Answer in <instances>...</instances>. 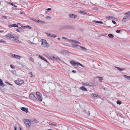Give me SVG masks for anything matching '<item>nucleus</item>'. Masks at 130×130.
<instances>
[{
    "label": "nucleus",
    "mask_w": 130,
    "mask_h": 130,
    "mask_svg": "<svg viewBox=\"0 0 130 130\" xmlns=\"http://www.w3.org/2000/svg\"><path fill=\"white\" fill-rule=\"evenodd\" d=\"M71 64L73 66H75V68H77L78 67V66L80 65L82 67H84V66L82 64L80 63H79L76 61H75L74 60H72L70 62Z\"/></svg>",
    "instance_id": "nucleus-1"
},
{
    "label": "nucleus",
    "mask_w": 130,
    "mask_h": 130,
    "mask_svg": "<svg viewBox=\"0 0 130 130\" xmlns=\"http://www.w3.org/2000/svg\"><path fill=\"white\" fill-rule=\"evenodd\" d=\"M24 121L27 127L29 129L30 128L31 125V121L28 119H25L24 120Z\"/></svg>",
    "instance_id": "nucleus-2"
},
{
    "label": "nucleus",
    "mask_w": 130,
    "mask_h": 130,
    "mask_svg": "<svg viewBox=\"0 0 130 130\" xmlns=\"http://www.w3.org/2000/svg\"><path fill=\"white\" fill-rule=\"evenodd\" d=\"M41 45L44 47H47L49 46L48 43L46 42V41L43 39L42 40Z\"/></svg>",
    "instance_id": "nucleus-3"
},
{
    "label": "nucleus",
    "mask_w": 130,
    "mask_h": 130,
    "mask_svg": "<svg viewBox=\"0 0 130 130\" xmlns=\"http://www.w3.org/2000/svg\"><path fill=\"white\" fill-rule=\"evenodd\" d=\"M29 97L31 99L34 101H38V99L33 94L31 93L29 95Z\"/></svg>",
    "instance_id": "nucleus-4"
},
{
    "label": "nucleus",
    "mask_w": 130,
    "mask_h": 130,
    "mask_svg": "<svg viewBox=\"0 0 130 130\" xmlns=\"http://www.w3.org/2000/svg\"><path fill=\"white\" fill-rule=\"evenodd\" d=\"M6 37L8 39H9L11 40H13V38H14V37L12 35L10 34H7L6 35Z\"/></svg>",
    "instance_id": "nucleus-5"
},
{
    "label": "nucleus",
    "mask_w": 130,
    "mask_h": 130,
    "mask_svg": "<svg viewBox=\"0 0 130 130\" xmlns=\"http://www.w3.org/2000/svg\"><path fill=\"white\" fill-rule=\"evenodd\" d=\"M10 56L11 57H13L15 58L18 59L19 60L20 59V58L21 57L20 56L12 53L10 54Z\"/></svg>",
    "instance_id": "nucleus-6"
},
{
    "label": "nucleus",
    "mask_w": 130,
    "mask_h": 130,
    "mask_svg": "<svg viewBox=\"0 0 130 130\" xmlns=\"http://www.w3.org/2000/svg\"><path fill=\"white\" fill-rule=\"evenodd\" d=\"M15 83L17 85H21L24 83V81L23 80H17L14 81Z\"/></svg>",
    "instance_id": "nucleus-7"
},
{
    "label": "nucleus",
    "mask_w": 130,
    "mask_h": 130,
    "mask_svg": "<svg viewBox=\"0 0 130 130\" xmlns=\"http://www.w3.org/2000/svg\"><path fill=\"white\" fill-rule=\"evenodd\" d=\"M88 86H96L98 84V83L97 81H96L94 82V83H92L90 82H88Z\"/></svg>",
    "instance_id": "nucleus-8"
},
{
    "label": "nucleus",
    "mask_w": 130,
    "mask_h": 130,
    "mask_svg": "<svg viewBox=\"0 0 130 130\" xmlns=\"http://www.w3.org/2000/svg\"><path fill=\"white\" fill-rule=\"evenodd\" d=\"M130 18V15H126L122 19L123 22H125L126 21L128 20Z\"/></svg>",
    "instance_id": "nucleus-9"
},
{
    "label": "nucleus",
    "mask_w": 130,
    "mask_h": 130,
    "mask_svg": "<svg viewBox=\"0 0 130 130\" xmlns=\"http://www.w3.org/2000/svg\"><path fill=\"white\" fill-rule=\"evenodd\" d=\"M91 95L94 98L96 99L100 98V95L98 94H96L94 93H92L91 94Z\"/></svg>",
    "instance_id": "nucleus-10"
},
{
    "label": "nucleus",
    "mask_w": 130,
    "mask_h": 130,
    "mask_svg": "<svg viewBox=\"0 0 130 130\" xmlns=\"http://www.w3.org/2000/svg\"><path fill=\"white\" fill-rule=\"evenodd\" d=\"M45 33L46 34V35H47V36L50 38H52L53 37L54 38H55L57 36V35H52L50 34H48L46 32Z\"/></svg>",
    "instance_id": "nucleus-11"
},
{
    "label": "nucleus",
    "mask_w": 130,
    "mask_h": 130,
    "mask_svg": "<svg viewBox=\"0 0 130 130\" xmlns=\"http://www.w3.org/2000/svg\"><path fill=\"white\" fill-rule=\"evenodd\" d=\"M69 17L71 18L74 19L75 18H76L77 17V16L74 14H70L69 15Z\"/></svg>",
    "instance_id": "nucleus-12"
},
{
    "label": "nucleus",
    "mask_w": 130,
    "mask_h": 130,
    "mask_svg": "<svg viewBox=\"0 0 130 130\" xmlns=\"http://www.w3.org/2000/svg\"><path fill=\"white\" fill-rule=\"evenodd\" d=\"M21 109L26 113L28 112V109L24 107H22L21 108Z\"/></svg>",
    "instance_id": "nucleus-13"
},
{
    "label": "nucleus",
    "mask_w": 130,
    "mask_h": 130,
    "mask_svg": "<svg viewBox=\"0 0 130 130\" xmlns=\"http://www.w3.org/2000/svg\"><path fill=\"white\" fill-rule=\"evenodd\" d=\"M69 41L70 42H74L75 43L80 44V43L79 41L75 40L69 39Z\"/></svg>",
    "instance_id": "nucleus-14"
},
{
    "label": "nucleus",
    "mask_w": 130,
    "mask_h": 130,
    "mask_svg": "<svg viewBox=\"0 0 130 130\" xmlns=\"http://www.w3.org/2000/svg\"><path fill=\"white\" fill-rule=\"evenodd\" d=\"M37 23L40 24H45V21L41 20H38Z\"/></svg>",
    "instance_id": "nucleus-15"
},
{
    "label": "nucleus",
    "mask_w": 130,
    "mask_h": 130,
    "mask_svg": "<svg viewBox=\"0 0 130 130\" xmlns=\"http://www.w3.org/2000/svg\"><path fill=\"white\" fill-rule=\"evenodd\" d=\"M80 89L82 90H84L85 91H87V89L84 86L80 87Z\"/></svg>",
    "instance_id": "nucleus-16"
},
{
    "label": "nucleus",
    "mask_w": 130,
    "mask_h": 130,
    "mask_svg": "<svg viewBox=\"0 0 130 130\" xmlns=\"http://www.w3.org/2000/svg\"><path fill=\"white\" fill-rule=\"evenodd\" d=\"M9 27H18V26L17 25V24H11L10 25H9Z\"/></svg>",
    "instance_id": "nucleus-17"
},
{
    "label": "nucleus",
    "mask_w": 130,
    "mask_h": 130,
    "mask_svg": "<svg viewBox=\"0 0 130 130\" xmlns=\"http://www.w3.org/2000/svg\"><path fill=\"white\" fill-rule=\"evenodd\" d=\"M96 77L98 78L99 79V81L101 82H102V80L103 79V77L97 76H96Z\"/></svg>",
    "instance_id": "nucleus-18"
},
{
    "label": "nucleus",
    "mask_w": 130,
    "mask_h": 130,
    "mask_svg": "<svg viewBox=\"0 0 130 130\" xmlns=\"http://www.w3.org/2000/svg\"><path fill=\"white\" fill-rule=\"evenodd\" d=\"M92 22L93 23H99L100 24H103V22L102 21H99L96 20H93L92 21Z\"/></svg>",
    "instance_id": "nucleus-19"
},
{
    "label": "nucleus",
    "mask_w": 130,
    "mask_h": 130,
    "mask_svg": "<svg viewBox=\"0 0 130 130\" xmlns=\"http://www.w3.org/2000/svg\"><path fill=\"white\" fill-rule=\"evenodd\" d=\"M37 98H38V100L40 101H42V95H40L39 96H37Z\"/></svg>",
    "instance_id": "nucleus-20"
},
{
    "label": "nucleus",
    "mask_w": 130,
    "mask_h": 130,
    "mask_svg": "<svg viewBox=\"0 0 130 130\" xmlns=\"http://www.w3.org/2000/svg\"><path fill=\"white\" fill-rule=\"evenodd\" d=\"M0 85L2 87H4L5 86V84L3 83L2 80L0 78Z\"/></svg>",
    "instance_id": "nucleus-21"
},
{
    "label": "nucleus",
    "mask_w": 130,
    "mask_h": 130,
    "mask_svg": "<svg viewBox=\"0 0 130 130\" xmlns=\"http://www.w3.org/2000/svg\"><path fill=\"white\" fill-rule=\"evenodd\" d=\"M71 28V27L69 25H66L63 27V28L64 29H70Z\"/></svg>",
    "instance_id": "nucleus-22"
},
{
    "label": "nucleus",
    "mask_w": 130,
    "mask_h": 130,
    "mask_svg": "<svg viewBox=\"0 0 130 130\" xmlns=\"http://www.w3.org/2000/svg\"><path fill=\"white\" fill-rule=\"evenodd\" d=\"M106 17L108 20H110L111 19H113L114 18L112 16H107Z\"/></svg>",
    "instance_id": "nucleus-23"
},
{
    "label": "nucleus",
    "mask_w": 130,
    "mask_h": 130,
    "mask_svg": "<svg viewBox=\"0 0 130 130\" xmlns=\"http://www.w3.org/2000/svg\"><path fill=\"white\" fill-rule=\"evenodd\" d=\"M79 47L80 48H82V50H83V51H85L87 50V49L85 47L82 46H81L79 45Z\"/></svg>",
    "instance_id": "nucleus-24"
},
{
    "label": "nucleus",
    "mask_w": 130,
    "mask_h": 130,
    "mask_svg": "<svg viewBox=\"0 0 130 130\" xmlns=\"http://www.w3.org/2000/svg\"><path fill=\"white\" fill-rule=\"evenodd\" d=\"M123 76L125 78L128 79H130V76H127L125 75H123Z\"/></svg>",
    "instance_id": "nucleus-25"
},
{
    "label": "nucleus",
    "mask_w": 130,
    "mask_h": 130,
    "mask_svg": "<svg viewBox=\"0 0 130 130\" xmlns=\"http://www.w3.org/2000/svg\"><path fill=\"white\" fill-rule=\"evenodd\" d=\"M55 60L57 61H58V60L60 61L61 60V59L60 58L58 57V56H56V57H55V58H54Z\"/></svg>",
    "instance_id": "nucleus-26"
},
{
    "label": "nucleus",
    "mask_w": 130,
    "mask_h": 130,
    "mask_svg": "<svg viewBox=\"0 0 130 130\" xmlns=\"http://www.w3.org/2000/svg\"><path fill=\"white\" fill-rule=\"evenodd\" d=\"M48 124L50 125H52V126H54L55 127H56V126H58V125H56V124H53L52 123H51V122H49L48 123Z\"/></svg>",
    "instance_id": "nucleus-27"
},
{
    "label": "nucleus",
    "mask_w": 130,
    "mask_h": 130,
    "mask_svg": "<svg viewBox=\"0 0 130 130\" xmlns=\"http://www.w3.org/2000/svg\"><path fill=\"white\" fill-rule=\"evenodd\" d=\"M108 36L109 38H113L114 37L113 35L111 34H108Z\"/></svg>",
    "instance_id": "nucleus-28"
},
{
    "label": "nucleus",
    "mask_w": 130,
    "mask_h": 130,
    "mask_svg": "<svg viewBox=\"0 0 130 130\" xmlns=\"http://www.w3.org/2000/svg\"><path fill=\"white\" fill-rule=\"evenodd\" d=\"M21 27H26L30 29H31V26H29V25H26V26H21Z\"/></svg>",
    "instance_id": "nucleus-29"
},
{
    "label": "nucleus",
    "mask_w": 130,
    "mask_h": 130,
    "mask_svg": "<svg viewBox=\"0 0 130 130\" xmlns=\"http://www.w3.org/2000/svg\"><path fill=\"white\" fill-rule=\"evenodd\" d=\"M72 46L74 47H76L77 46L79 47V45H77L75 44H71Z\"/></svg>",
    "instance_id": "nucleus-30"
},
{
    "label": "nucleus",
    "mask_w": 130,
    "mask_h": 130,
    "mask_svg": "<svg viewBox=\"0 0 130 130\" xmlns=\"http://www.w3.org/2000/svg\"><path fill=\"white\" fill-rule=\"evenodd\" d=\"M88 82H86L85 83H82V85L84 86H88Z\"/></svg>",
    "instance_id": "nucleus-31"
},
{
    "label": "nucleus",
    "mask_w": 130,
    "mask_h": 130,
    "mask_svg": "<svg viewBox=\"0 0 130 130\" xmlns=\"http://www.w3.org/2000/svg\"><path fill=\"white\" fill-rule=\"evenodd\" d=\"M39 57L42 60H45V59L44 58L40 55H39Z\"/></svg>",
    "instance_id": "nucleus-32"
},
{
    "label": "nucleus",
    "mask_w": 130,
    "mask_h": 130,
    "mask_svg": "<svg viewBox=\"0 0 130 130\" xmlns=\"http://www.w3.org/2000/svg\"><path fill=\"white\" fill-rule=\"evenodd\" d=\"M117 103L119 105L121 104L122 103V102L118 100L117 102Z\"/></svg>",
    "instance_id": "nucleus-33"
},
{
    "label": "nucleus",
    "mask_w": 130,
    "mask_h": 130,
    "mask_svg": "<svg viewBox=\"0 0 130 130\" xmlns=\"http://www.w3.org/2000/svg\"><path fill=\"white\" fill-rule=\"evenodd\" d=\"M36 95L37 96L42 95L39 92H37L36 93Z\"/></svg>",
    "instance_id": "nucleus-34"
},
{
    "label": "nucleus",
    "mask_w": 130,
    "mask_h": 130,
    "mask_svg": "<svg viewBox=\"0 0 130 130\" xmlns=\"http://www.w3.org/2000/svg\"><path fill=\"white\" fill-rule=\"evenodd\" d=\"M13 40H13L15 42H18L19 41V40H17V39H15V38H13Z\"/></svg>",
    "instance_id": "nucleus-35"
},
{
    "label": "nucleus",
    "mask_w": 130,
    "mask_h": 130,
    "mask_svg": "<svg viewBox=\"0 0 130 130\" xmlns=\"http://www.w3.org/2000/svg\"><path fill=\"white\" fill-rule=\"evenodd\" d=\"M125 14L126 15H130V11L126 12L125 13Z\"/></svg>",
    "instance_id": "nucleus-36"
},
{
    "label": "nucleus",
    "mask_w": 130,
    "mask_h": 130,
    "mask_svg": "<svg viewBox=\"0 0 130 130\" xmlns=\"http://www.w3.org/2000/svg\"><path fill=\"white\" fill-rule=\"evenodd\" d=\"M31 20H32L33 21H34L36 22H37H37L38 21V20H37L36 19H31Z\"/></svg>",
    "instance_id": "nucleus-37"
},
{
    "label": "nucleus",
    "mask_w": 130,
    "mask_h": 130,
    "mask_svg": "<svg viewBox=\"0 0 130 130\" xmlns=\"http://www.w3.org/2000/svg\"><path fill=\"white\" fill-rule=\"evenodd\" d=\"M55 58V57L53 56H50V57H49V58L51 59H54V58Z\"/></svg>",
    "instance_id": "nucleus-38"
},
{
    "label": "nucleus",
    "mask_w": 130,
    "mask_h": 130,
    "mask_svg": "<svg viewBox=\"0 0 130 130\" xmlns=\"http://www.w3.org/2000/svg\"><path fill=\"white\" fill-rule=\"evenodd\" d=\"M29 74L30 75V77L31 78L32 77H33V74H32V73L31 72H29Z\"/></svg>",
    "instance_id": "nucleus-39"
},
{
    "label": "nucleus",
    "mask_w": 130,
    "mask_h": 130,
    "mask_svg": "<svg viewBox=\"0 0 130 130\" xmlns=\"http://www.w3.org/2000/svg\"><path fill=\"white\" fill-rule=\"evenodd\" d=\"M0 41L2 42H6V41H5V40L3 39H1V40H0Z\"/></svg>",
    "instance_id": "nucleus-40"
},
{
    "label": "nucleus",
    "mask_w": 130,
    "mask_h": 130,
    "mask_svg": "<svg viewBox=\"0 0 130 130\" xmlns=\"http://www.w3.org/2000/svg\"><path fill=\"white\" fill-rule=\"evenodd\" d=\"M30 60L32 61H33L34 60V59L32 57H30Z\"/></svg>",
    "instance_id": "nucleus-41"
},
{
    "label": "nucleus",
    "mask_w": 130,
    "mask_h": 130,
    "mask_svg": "<svg viewBox=\"0 0 130 130\" xmlns=\"http://www.w3.org/2000/svg\"><path fill=\"white\" fill-rule=\"evenodd\" d=\"M80 11L81 12H82V13H84V14H87V13L86 12H84V11Z\"/></svg>",
    "instance_id": "nucleus-42"
},
{
    "label": "nucleus",
    "mask_w": 130,
    "mask_h": 130,
    "mask_svg": "<svg viewBox=\"0 0 130 130\" xmlns=\"http://www.w3.org/2000/svg\"><path fill=\"white\" fill-rule=\"evenodd\" d=\"M14 130H17V127L15 126H14ZM19 130H21V128L20 127L19 128Z\"/></svg>",
    "instance_id": "nucleus-43"
},
{
    "label": "nucleus",
    "mask_w": 130,
    "mask_h": 130,
    "mask_svg": "<svg viewBox=\"0 0 130 130\" xmlns=\"http://www.w3.org/2000/svg\"><path fill=\"white\" fill-rule=\"evenodd\" d=\"M121 31L120 30H116V32L117 33H119Z\"/></svg>",
    "instance_id": "nucleus-44"
},
{
    "label": "nucleus",
    "mask_w": 130,
    "mask_h": 130,
    "mask_svg": "<svg viewBox=\"0 0 130 130\" xmlns=\"http://www.w3.org/2000/svg\"><path fill=\"white\" fill-rule=\"evenodd\" d=\"M45 18L46 19H50L51 18V17L50 16H47V17H45Z\"/></svg>",
    "instance_id": "nucleus-45"
},
{
    "label": "nucleus",
    "mask_w": 130,
    "mask_h": 130,
    "mask_svg": "<svg viewBox=\"0 0 130 130\" xmlns=\"http://www.w3.org/2000/svg\"><path fill=\"white\" fill-rule=\"evenodd\" d=\"M112 23L113 24H117V23H116V22L115 21H114L113 20H112Z\"/></svg>",
    "instance_id": "nucleus-46"
},
{
    "label": "nucleus",
    "mask_w": 130,
    "mask_h": 130,
    "mask_svg": "<svg viewBox=\"0 0 130 130\" xmlns=\"http://www.w3.org/2000/svg\"><path fill=\"white\" fill-rule=\"evenodd\" d=\"M117 69L119 70L120 71H121V68L119 67H117Z\"/></svg>",
    "instance_id": "nucleus-47"
},
{
    "label": "nucleus",
    "mask_w": 130,
    "mask_h": 130,
    "mask_svg": "<svg viewBox=\"0 0 130 130\" xmlns=\"http://www.w3.org/2000/svg\"><path fill=\"white\" fill-rule=\"evenodd\" d=\"M10 67L11 68H12V69H14L15 68L12 64L10 65Z\"/></svg>",
    "instance_id": "nucleus-48"
},
{
    "label": "nucleus",
    "mask_w": 130,
    "mask_h": 130,
    "mask_svg": "<svg viewBox=\"0 0 130 130\" xmlns=\"http://www.w3.org/2000/svg\"><path fill=\"white\" fill-rule=\"evenodd\" d=\"M2 18L4 19H7V17L5 16H3L2 17Z\"/></svg>",
    "instance_id": "nucleus-49"
},
{
    "label": "nucleus",
    "mask_w": 130,
    "mask_h": 130,
    "mask_svg": "<svg viewBox=\"0 0 130 130\" xmlns=\"http://www.w3.org/2000/svg\"><path fill=\"white\" fill-rule=\"evenodd\" d=\"M33 121L34 122H36V123H38V122H36L37 121V119H34V120H33Z\"/></svg>",
    "instance_id": "nucleus-50"
},
{
    "label": "nucleus",
    "mask_w": 130,
    "mask_h": 130,
    "mask_svg": "<svg viewBox=\"0 0 130 130\" xmlns=\"http://www.w3.org/2000/svg\"><path fill=\"white\" fill-rule=\"evenodd\" d=\"M51 8H47V9H46V10H48V11L50 10H51Z\"/></svg>",
    "instance_id": "nucleus-51"
},
{
    "label": "nucleus",
    "mask_w": 130,
    "mask_h": 130,
    "mask_svg": "<svg viewBox=\"0 0 130 130\" xmlns=\"http://www.w3.org/2000/svg\"><path fill=\"white\" fill-rule=\"evenodd\" d=\"M18 29L19 30V29H20V31H21L22 29V28H21V27H18Z\"/></svg>",
    "instance_id": "nucleus-52"
},
{
    "label": "nucleus",
    "mask_w": 130,
    "mask_h": 130,
    "mask_svg": "<svg viewBox=\"0 0 130 130\" xmlns=\"http://www.w3.org/2000/svg\"><path fill=\"white\" fill-rule=\"evenodd\" d=\"M72 72L73 73H76V72L74 70H72Z\"/></svg>",
    "instance_id": "nucleus-53"
},
{
    "label": "nucleus",
    "mask_w": 130,
    "mask_h": 130,
    "mask_svg": "<svg viewBox=\"0 0 130 130\" xmlns=\"http://www.w3.org/2000/svg\"><path fill=\"white\" fill-rule=\"evenodd\" d=\"M16 30L19 32H20V30L19 29H16Z\"/></svg>",
    "instance_id": "nucleus-54"
},
{
    "label": "nucleus",
    "mask_w": 130,
    "mask_h": 130,
    "mask_svg": "<svg viewBox=\"0 0 130 130\" xmlns=\"http://www.w3.org/2000/svg\"><path fill=\"white\" fill-rule=\"evenodd\" d=\"M62 38L64 39H67V38H65L64 37H62Z\"/></svg>",
    "instance_id": "nucleus-55"
},
{
    "label": "nucleus",
    "mask_w": 130,
    "mask_h": 130,
    "mask_svg": "<svg viewBox=\"0 0 130 130\" xmlns=\"http://www.w3.org/2000/svg\"><path fill=\"white\" fill-rule=\"evenodd\" d=\"M125 70V69L124 68H121V70L122 71V70Z\"/></svg>",
    "instance_id": "nucleus-56"
},
{
    "label": "nucleus",
    "mask_w": 130,
    "mask_h": 130,
    "mask_svg": "<svg viewBox=\"0 0 130 130\" xmlns=\"http://www.w3.org/2000/svg\"><path fill=\"white\" fill-rule=\"evenodd\" d=\"M44 61H46L48 63V64H49V62L46 59H45V60H44Z\"/></svg>",
    "instance_id": "nucleus-57"
},
{
    "label": "nucleus",
    "mask_w": 130,
    "mask_h": 130,
    "mask_svg": "<svg viewBox=\"0 0 130 130\" xmlns=\"http://www.w3.org/2000/svg\"><path fill=\"white\" fill-rule=\"evenodd\" d=\"M4 31L3 30H1L0 31V32L1 33H2Z\"/></svg>",
    "instance_id": "nucleus-58"
},
{
    "label": "nucleus",
    "mask_w": 130,
    "mask_h": 130,
    "mask_svg": "<svg viewBox=\"0 0 130 130\" xmlns=\"http://www.w3.org/2000/svg\"><path fill=\"white\" fill-rule=\"evenodd\" d=\"M10 4L12 6H13V4L12 3H10Z\"/></svg>",
    "instance_id": "nucleus-59"
},
{
    "label": "nucleus",
    "mask_w": 130,
    "mask_h": 130,
    "mask_svg": "<svg viewBox=\"0 0 130 130\" xmlns=\"http://www.w3.org/2000/svg\"><path fill=\"white\" fill-rule=\"evenodd\" d=\"M46 56L47 57H48L49 58V57H50V56H49V55H46Z\"/></svg>",
    "instance_id": "nucleus-60"
},
{
    "label": "nucleus",
    "mask_w": 130,
    "mask_h": 130,
    "mask_svg": "<svg viewBox=\"0 0 130 130\" xmlns=\"http://www.w3.org/2000/svg\"><path fill=\"white\" fill-rule=\"evenodd\" d=\"M13 6L14 7H17V6H16L14 4H13Z\"/></svg>",
    "instance_id": "nucleus-61"
},
{
    "label": "nucleus",
    "mask_w": 130,
    "mask_h": 130,
    "mask_svg": "<svg viewBox=\"0 0 130 130\" xmlns=\"http://www.w3.org/2000/svg\"><path fill=\"white\" fill-rule=\"evenodd\" d=\"M5 83H8L9 85H12L11 84H10V83H8V82H5Z\"/></svg>",
    "instance_id": "nucleus-62"
},
{
    "label": "nucleus",
    "mask_w": 130,
    "mask_h": 130,
    "mask_svg": "<svg viewBox=\"0 0 130 130\" xmlns=\"http://www.w3.org/2000/svg\"><path fill=\"white\" fill-rule=\"evenodd\" d=\"M63 44L64 45H66V46H70L69 45H65L64 44Z\"/></svg>",
    "instance_id": "nucleus-63"
},
{
    "label": "nucleus",
    "mask_w": 130,
    "mask_h": 130,
    "mask_svg": "<svg viewBox=\"0 0 130 130\" xmlns=\"http://www.w3.org/2000/svg\"><path fill=\"white\" fill-rule=\"evenodd\" d=\"M48 130H53L52 129H48Z\"/></svg>",
    "instance_id": "nucleus-64"
}]
</instances>
